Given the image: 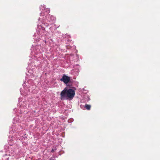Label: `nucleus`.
Wrapping results in <instances>:
<instances>
[{"label": "nucleus", "instance_id": "obj_2", "mask_svg": "<svg viewBox=\"0 0 160 160\" xmlns=\"http://www.w3.org/2000/svg\"><path fill=\"white\" fill-rule=\"evenodd\" d=\"M70 79V77H68L65 74H63L62 78L60 79V81L63 82L65 84H67L69 82Z\"/></svg>", "mask_w": 160, "mask_h": 160}, {"label": "nucleus", "instance_id": "obj_1", "mask_svg": "<svg viewBox=\"0 0 160 160\" xmlns=\"http://www.w3.org/2000/svg\"><path fill=\"white\" fill-rule=\"evenodd\" d=\"M75 95V91L72 89H67L64 88L61 92L60 99L62 100L66 99H72Z\"/></svg>", "mask_w": 160, "mask_h": 160}, {"label": "nucleus", "instance_id": "obj_3", "mask_svg": "<svg viewBox=\"0 0 160 160\" xmlns=\"http://www.w3.org/2000/svg\"><path fill=\"white\" fill-rule=\"evenodd\" d=\"M91 106L89 105L86 104L85 105V108L88 110H89L91 108Z\"/></svg>", "mask_w": 160, "mask_h": 160}, {"label": "nucleus", "instance_id": "obj_4", "mask_svg": "<svg viewBox=\"0 0 160 160\" xmlns=\"http://www.w3.org/2000/svg\"><path fill=\"white\" fill-rule=\"evenodd\" d=\"M56 150V149H52L51 150V152H54Z\"/></svg>", "mask_w": 160, "mask_h": 160}, {"label": "nucleus", "instance_id": "obj_5", "mask_svg": "<svg viewBox=\"0 0 160 160\" xmlns=\"http://www.w3.org/2000/svg\"><path fill=\"white\" fill-rule=\"evenodd\" d=\"M48 11H49V12H50V10H49H49H48Z\"/></svg>", "mask_w": 160, "mask_h": 160}]
</instances>
